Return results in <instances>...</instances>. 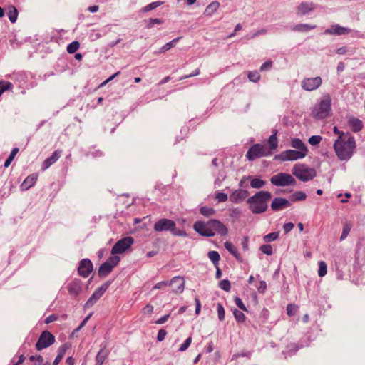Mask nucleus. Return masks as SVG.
I'll list each match as a JSON object with an SVG mask.
<instances>
[{
    "mask_svg": "<svg viewBox=\"0 0 365 365\" xmlns=\"http://www.w3.org/2000/svg\"><path fill=\"white\" fill-rule=\"evenodd\" d=\"M215 198L217 200L218 202H225L227 200V195L225 193L217 192L215 193Z\"/></svg>",
    "mask_w": 365,
    "mask_h": 365,
    "instance_id": "obj_53",
    "label": "nucleus"
},
{
    "mask_svg": "<svg viewBox=\"0 0 365 365\" xmlns=\"http://www.w3.org/2000/svg\"><path fill=\"white\" fill-rule=\"evenodd\" d=\"M163 3L161 1H155V2L150 3V4H148L147 6H145L142 9V11L144 12L150 11L157 8L158 6H160Z\"/></svg>",
    "mask_w": 365,
    "mask_h": 365,
    "instance_id": "obj_37",
    "label": "nucleus"
},
{
    "mask_svg": "<svg viewBox=\"0 0 365 365\" xmlns=\"http://www.w3.org/2000/svg\"><path fill=\"white\" fill-rule=\"evenodd\" d=\"M180 37L178 38H176L173 40H172L171 41L167 43L166 44H165L161 48H160V52L161 53H164V52H166L167 51L170 50V48L175 47L176 46V43L178 42V41L180 40Z\"/></svg>",
    "mask_w": 365,
    "mask_h": 365,
    "instance_id": "obj_32",
    "label": "nucleus"
},
{
    "mask_svg": "<svg viewBox=\"0 0 365 365\" xmlns=\"http://www.w3.org/2000/svg\"><path fill=\"white\" fill-rule=\"evenodd\" d=\"M220 7L218 1H212L205 9V14L206 16H212Z\"/></svg>",
    "mask_w": 365,
    "mask_h": 365,
    "instance_id": "obj_26",
    "label": "nucleus"
},
{
    "mask_svg": "<svg viewBox=\"0 0 365 365\" xmlns=\"http://www.w3.org/2000/svg\"><path fill=\"white\" fill-rule=\"evenodd\" d=\"M351 30L346 27H342L338 24L331 25L324 31L326 34L344 35L349 34Z\"/></svg>",
    "mask_w": 365,
    "mask_h": 365,
    "instance_id": "obj_18",
    "label": "nucleus"
},
{
    "mask_svg": "<svg viewBox=\"0 0 365 365\" xmlns=\"http://www.w3.org/2000/svg\"><path fill=\"white\" fill-rule=\"evenodd\" d=\"M225 249L236 258L238 257V252L237 247L231 242H226L225 243Z\"/></svg>",
    "mask_w": 365,
    "mask_h": 365,
    "instance_id": "obj_31",
    "label": "nucleus"
},
{
    "mask_svg": "<svg viewBox=\"0 0 365 365\" xmlns=\"http://www.w3.org/2000/svg\"><path fill=\"white\" fill-rule=\"evenodd\" d=\"M192 342V337L190 336L188 337L185 341L181 345V346L180 347L179 350L180 351H185V350L187 349V348L190 346V344Z\"/></svg>",
    "mask_w": 365,
    "mask_h": 365,
    "instance_id": "obj_54",
    "label": "nucleus"
},
{
    "mask_svg": "<svg viewBox=\"0 0 365 365\" xmlns=\"http://www.w3.org/2000/svg\"><path fill=\"white\" fill-rule=\"evenodd\" d=\"M170 317V314L165 315L155 322L157 324H163L165 323Z\"/></svg>",
    "mask_w": 365,
    "mask_h": 365,
    "instance_id": "obj_59",
    "label": "nucleus"
},
{
    "mask_svg": "<svg viewBox=\"0 0 365 365\" xmlns=\"http://www.w3.org/2000/svg\"><path fill=\"white\" fill-rule=\"evenodd\" d=\"M30 361H34V359H36V361L38 362V365H50L48 362L43 363V359L41 356H31L29 358Z\"/></svg>",
    "mask_w": 365,
    "mask_h": 365,
    "instance_id": "obj_48",
    "label": "nucleus"
},
{
    "mask_svg": "<svg viewBox=\"0 0 365 365\" xmlns=\"http://www.w3.org/2000/svg\"><path fill=\"white\" fill-rule=\"evenodd\" d=\"M331 99L329 94L324 95L319 101L313 107L312 115L317 119H324L331 111Z\"/></svg>",
    "mask_w": 365,
    "mask_h": 365,
    "instance_id": "obj_5",
    "label": "nucleus"
},
{
    "mask_svg": "<svg viewBox=\"0 0 365 365\" xmlns=\"http://www.w3.org/2000/svg\"><path fill=\"white\" fill-rule=\"evenodd\" d=\"M71 349V344L69 342H66L62 344L58 349V352L63 356H65L66 352Z\"/></svg>",
    "mask_w": 365,
    "mask_h": 365,
    "instance_id": "obj_42",
    "label": "nucleus"
},
{
    "mask_svg": "<svg viewBox=\"0 0 365 365\" xmlns=\"http://www.w3.org/2000/svg\"><path fill=\"white\" fill-rule=\"evenodd\" d=\"M298 310V307L295 304H289L287 307V313L289 316H294Z\"/></svg>",
    "mask_w": 365,
    "mask_h": 365,
    "instance_id": "obj_40",
    "label": "nucleus"
},
{
    "mask_svg": "<svg viewBox=\"0 0 365 365\" xmlns=\"http://www.w3.org/2000/svg\"><path fill=\"white\" fill-rule=\"evenodd\" d=\"M249 195V192L245 190H236L230 196V200L234 203L242 202Z\"/></svg>",
    "mask_w": 365,
    "mask_h": 365,
    "instance_id": "obj_19",
    "label": "nucleus"
},
{
    "mask_svg": "<svg viewBox=\"0 0 365 365\" xmlns=\"http://www.w3.org/2000/svg\"><path fill=\"white\" fill-rule=\"evenodd\" d=\"M292 174L302 181L312 180L316 175L315 170L304 164H295L292 168Z\"/></svg>",
    "mask_w": 365,
    "mask_h": 365,
    "instance_id": "obj_6",
    "label": "nucleus"
},
{
    "mask_svg": "<svg viewBox=\"0 0 365 365\" xmlns=\"http://www.w3.org/2000/svg\"><path fill=\"white\" fill-rule=\"evenodd\" d=\"M260 250L264 254H267L268 255H270L272 254V247L270 245H264L261 246Z\"/></svg>",
    "mask_w": 365,
    "mask_h": 365,
    "instance_id": "obj_52",
    "label": "nucleus"
},
{
    "mask_svg": "<svg viewBox=\"0 0 365 365\" xmlns=\"http://www.w3.org/2000/svg\"><path fill=\"white\" fill-rule=\"evenodd\" d=\"M270 181L274 185L280 187L294 185L296 182L295 179L290 174L285 173H279L273 175Z\"/></svg>",
    "mask_w": 365,
    "mask_h": 365,
    "instance_id": "obj_8",
    "label": "nucleus"
},
{
    "mask_svg": "<svg viewBox=\"0 0 365 365\" xmlns=\"http://www.w3.org/2000/svg\"><path fill=\"white\" fill-rule=\"evenodd\" d=\"M348 125L354 133H358L364 128L363 122L355 117H351L348 120Z\"/></svg>",
    "mask_w": 365,
    "mask_h": 365,
    "instance_id": "obj_20",
    "label": "nucleus"
},
{
    "mask_svg": "<svg viewBox=\"0 0 365 365\" xmlns=\"http://www.w3.org/2000/svg\"><path fill=\"white\" fill-rule=\"evenodd\" d=\"M264 184L265 182L259 178H253L250 182L251 187L257 189L262 187Z\"/></svg>",
    "mask_w": 365,
    "mask_h": 365,
    "instance_id": "obj_35",
    "label": "nucleus"
},
{
    "mask_svg": "<svg viewBox=\"0 0 365 365\" xmlns=\"http://www.w3.org/2000/svg\"><path fill=\"white\" fill-rule=\"evenodd\" d=\"M272 152L264 145L255 144L247 153V158L249 160H253L256 158L271 155Z\"/></svg>",
    "mask_w": 365,
    "mask_h": 365,
    "instance_id": "obj_7",
    "label": "nucleus"
},
{
    "mask_svg": "<svg viewBox=\"0 0 365 365\" xmlns=\"http://www.w3.org/2000/svg\"><path fill=\"white\" fill-rule=\"evenodd\" d=\"M167 335V332L165 329H160L158 333L157 339L159 341H162L165 339Z\"/></svg>",
    "mask_w": 365,
    "mask_h": 365,
    "instance_id": "obj_57",
    "label": "nucleus"
},
{
    "mask_svg": "<svg viewBox=\"0 0 365 365\" xmlns=\"http://www.w3.org/2000/svg\"><path fill=\"white\" fill-rule=\"evenodd\" d=\"M207 256L209 259L212 262L215 267H217L220 259V256L219 253L216 251H210L208 252Z\"/></svg>",
    "mask_w": 365,
    "mask_h": 365,
    "instance_id": "obj_30",
    "label": "nucleus"
},
{
    "mask_svg": "<svg viewBox=\"0 0 365 365\" xmlns=\"http://www.w3.org/2000/svg\"><path fill=\"white\" fill-rule=\"evenodd\" d=\"M144 315L150 316L153 312V307L148 304L142 310Z\"/></svg>",
    "mask_w": 365,
    "mask_h": 365,
    "instance_id": "obj_51",
    "label": "nucleus"
},
{
    "mask_svg": "<svg viewBox=\"0 0 365 365\" xmlns=\"http://www.w3.org/2000/svg\"><path fill=\"white\" fill-rule=\"evenodd\" d=\"M293 227H294L293 223H292V222L286 223L284 225V230L285 233H288L289 232H290L293 229Z\"/></svg>",
    "mask_w": 365,
    "mask_h": 365,
    "instance_id": "obj_64",
    "label": "nucleus"
},
{
    "mask_svg": "<svg viewBox=\"0 0 365 365\" xmlns=\"http://www.w3.org/2000/svg\"><path fill=\"white\" fill-rule=\"evenodd\" d=\"M250 357V352H242L240 354H235L232 356V359H237L239 357Z\"/></svg>",
    "mask_w": 365,
    "mask_h": 365,
    "instance_id": "obj_60",
    "label": "nucleus"
},
{
    "mask_svg": "<svg viewBox=\"0 0 365 365\" xmlns=\"http://www.w3.org/2000/svg\"><path fill=\"white\" fill-rule=\"evenodd\" d=\"M7 15L11 23H15L18 17V11L16 8L14 6H10Z\"/></svg>",
    "mask_w": 365,
    "mask_h": 365,
    "instance_id": "obj_29",
    "label": "nucleus"
},
{
    "mask_svg": "<svg viewBox=\"0 0 365 365\" xmlns=\"http://www.w3.org/2000/svg\"><path fill=\"white\" fill-rule=\"evenodd\" d=\"M315 28V26H310L309 24H298L295 26L294 30L297 31H308Z\"/></svg>",
    "mask_w": 365,
    "mask_h": 365,
    "instance_id": "obj_36",
    "label": "nucleus"
},
{
    "mask_svg": "<svg viewBox=\"0 0 365 365\" xmlns=\"http://www.w3.org/2000/svg\"><path fill=\"white\" fill-rule=\"evenodd\" d=\"M350 230H351V225L349 224L344 225V226L343 227L342 233L341 235V240H344L347 237Z\"/></svg>",
    "mask_w": 365,
    "mask_h": 365,
    "instance_id": "obj_50",
    "label": "nucleus"
},
{
    "mask_svg": "<svg viewBox=\"0 0 365 365\" xmlns=\"http://www.w3.org/2000/svg\"><path fill=\"white\" fill-rule=\"evenodd\" d=\"M61 152L56 150L49 158H46L43 163V169L46 170L54 163L60 157Z\"/></svg>",
    "mask_w": 365,
    "mask_h": 365,
    "instance_id": "obj_24",
    "label": "nucleus"
},
{
    "mask_svg": "<svg viewBox=\"0 0 365 365\" xmlns=\"http://www.w3.org/2000/svg\"><path fill=\"white\" fill-rule=\"evenodd\" d=\"M93 271V264L88 259L81 261L78 267V274L83 277H87Z\"/></svg>",
    "mask_w": 365,
    "mask_h": 365,
    "instance_id": "obj_17",
    "label": "nucleus"
},
{
    "mask_svg": "<svg viewBox=\"0 0 365 365\" xmlns=\"http://www.w3.org/2000/svg\"><path fill=\"white\" fill-rule=\"evenodd\" d=\"M233 314H234L235 319L238 322H245L246 317H245V315L241 311L235 309L233 312Z\"/></svg>",
    "mask_w": 365,
    "mask_h": 365,
    "instance_id": "obj_41",
    "label": "nucleus"
},
{
    "mask_svg": "<svg viewBox=\"0 0 365 365\" xmlns=\"http://www.w3.org/2000/svg\"><path fill=\"white\" fill-rule=\"evenodd\" d=\"M217 309L219 319L220 321L224 320L225 313L223 306L221 304H217Z\"/></svg>",
    "mask_w": 365,
    "mask_h": 365,
    "instance_id": "obj_47",
    "label": "nucleus"
},
{
    "mask_svg": "<svg viewBox=\"0 0 365 365\" xmlns=\"http://www.w3.org/2000/svg\"><path fill=\"white\" fill-rule=\"evenodd\" d=\"M333 132L335 135H338V138L337 139H341V138H344L345 135H349L350 133H344L343 131H340L337 127H334L333 128Z\"/></svg>",
    "mask_w": 365,
    "mask_h": 365,
    "instance_id": "obj_55",
    "label": "nucleus"
},
{
    "mask_svg": "<svg viewBox=\"0 0 365 365\" xmlns=\"http://www.w3.org/2000/svg\"><path fill=\"white\" fill-rule=\"evenodd\" d=\"M193 227L200 235L207 237H212L216 234L225 236L228 232L227 226L217 220L197 221L195 222Z\"/></svg>",
    "mask_w": 365,
    "mask_h": 365,
    "instance_id": "obj_1",
    "label": "nucleus"
},
{
    "mask_svg": "<svg viewBox=\"0 0 365 365\" xmlns=\"http://www.w3.org/2000/svg\"><path fill=\"white\" fill-rule=\"evenodd\" d=\"M146 22V26L148 28H152L155 24H162L163 21L160 19H150Z\"/></svg>",
    "mask_w": 365,
    "mask_h": 365,
    "instance_id": "obj_39",
    "label": "nucleus"
},
{
    "mask_svg": "<svg viewBox=\"0 0 365 365\" xmlns=\"http://www.w3.org/2000/svg\"><path fill=\"white\" fill-rule=\"evenodd\" d=\"M133 239L131 237H125L118 240L112 249V254H121L128 250L133 244Z\"/></svg>",
    "mask_w": 365,
    "mask_h": 365,
    "instance_id": "obj_11",
    "label": "nucleus"
},
{
    "mask_svg": "<svg viewBox=\"0 0 365 365\" xmlns=\"http://www.w3.org/2000/svg\"><path fill=\"white\" fill-rule=\"evenodd\" d=\"M12 88L13 85L11 83L5 81H0V96L4 91L11 90Z\"/></svg>",
    "mask_w": 365,
    "mask_h": 365,
    "instance_id": "obj_34",
    "label": "nucleus"
},
{
    "mask_svg": "<svg viewBox=\"0 0 365 365\" xmlns=\"http://www.w3.org/2000/svg\"><path fill=\"white\" fill-rule=\"evenodd\" d=\"M322 137L319 135H313L309 139V143L312 145H317L322 141Z\"/></svg>",
    "mask_w": 365,
    "mask_h": 365,
    "instance_id": "obj_49",
    "label": "nucleus"
},
{
    "mask_svg": "<svg viewBox=\"0 0 365 365\" xmlns=\"http://www.w3.org/2000/svg\"><path fill=\"white\" fill-rule=\"evenodd\" d=\"M120 257L118 256L110 257L99 268L98 274L101 277L107 276L112 269L119 263Z\"/></svg>",
    "mask_w": 365,
    "mask_h": 365,
    "instance_id": "obj_10",
    "label": "nucleus"
},
{
    "mask_svg": "<svg viewBox=\"0 0 365 365\" xmlns=\"http://www.w3.org/2000/svg\"><path fill=\"white\" fill-rule=\"evenodd\" d=\"M322 83L320 77L307 78L302 81V87L307 91H313L319 88Z\"/></svg>",
    "mask_w": 365,
    "mask_h": 365,
    "instance_id": "obj_14",
    "label": "nucleus"
},
{
    "mask_svg": "<svg viewBox=\"0 0 365 365\" xmlns=\"http://www.w3.org/2000/svg\"><path fill=\"white\" fill-rule=\"evenodd\" d=\"M291 206V202L283 197H276L271 203V209L273 211H280Z\"/></svg>",
    "mask_w": 365,
    "mask_h": 365,
    "instance_id": "obj_16",
    "label": "nucleus"
},
{
    "mask_svg": "<svg viewBox=\"0 0 365 365\" xmlns=\"http://www.w3.org/2000/svg\"><path fill=\"white\" fill-rule=\"evenodd\" d=\"M168 285H169V282H168V281H163V282L157 283L153 287V289H164L165 287H168Z\"/></svg>",
    "mask_w": 365,
    "mask_h": 365,
    "instance_id": "obj_56",
    "label": "nucleus"
},
{
    "mask_svg": "<svg viewBox=\"0 0 365 365\" xmlns=\"http://www.w3.org/2000/svg\"><path fill=\"white\" fill-rule=\"evenodd\" d=\"M79 43L78 41H73L71 43H70L67 47V51L69 53H74L78 51L79 48Z\"/></svg>",
    "mask_w": 365,
    "mask_h": 365,
    "instance_id": "obj_38",
    "label": "nucleus"
},
{
    "mask_svg": "<svg viewBox=\"0 0 365 365\" xmlns=\"http://www.w3.org/2000/svg\"><path fill=\"white\" fill-rule=\"evenodd\" d=\"M272 61H267L262 65L260 70L261 71L268 70L272 67Z\"/></svg>",
    "mask_w": 365,
    "mask_h": 365,
    "instance_id": "obj_62",
    "label": "nucleus"
},
{
    "mask_svg": "<svg viewBox=\"0 0 365 365\" xmlns=\"http://www.w3.org/2000/svg\"><path fill=\"white\" fill-rule=\"evenodd\" d=\"M318 265H319L318 274L320 277H323L327 273V264L324 261H320V262H319Z\"/></svg>",
    "mask_w": 365,
    "mask_h": 365,
    "instance_id": "obj_33",
    "label": "nucleus"
},
{
    "mask_svg": "<svg viewBox=\"0 0 365 365\" xmlns=\"http://www.w3.org/2000/svg\"><path fill=\"white\" fill-rule=\"evenodd\" d=\"M168 286L171 287L173 292L182 293L185 287V280L182 277H175L169 282Z\"/></svg>",
    "mask_w": 365,
    "mask_h": 365,
    "instance_id": "obj_15",
    "label": "nucleus"
},
{
    "mask_svg": "<svg viewBox=\"0 0 365 365\" xmlns=\"http://www.w3.org/2000/svg\"><path fill=\"white\" fill-rule=\"evenodd\" d=\"M235 302L236 305L240 309L247 311L246 307L245 306V304H243V302H242V300L240 298H238V297L235 298Z\"/></svg>",
    "mask_w": 365,
    "mask_h": 365,
    "instance_id": "obj_58",
    "label": "nucleus"
},
{
    "mask_svg": "<svg viewBox=\"0 0 365 365\" xmlns=\"http://www.w3.org/2000/svg\"><path fill=\"white\" fill-rule=\"evenodd\" d=\"M279 237L278 232H272L264 236L263 239L266 242H269L277 240Z\"/></svg>",
    "mask_w": 365,
    "mask_h": 365,
    "instance_id": "obj_43",
    "label": "nucleus"
},
{
    "mask_svg": "<svg viewBox=\"0 0 365 365\" xmlns=\"http://www.w3.org/2000/svg\"><path fill=\"white\" fill-rule=\"evenodd\" d=\"M248 78L252 82H257L260 78V75L257 71H250L248 73Z\"/></svg>",
    "mask_w": 365,
    "mask_h": 365,
    "instance_id": "obj_44",
    "label": "nucleus"
},
{
    "mask_svg": "<svg viewBox=\"0 0 365 365\" xmlns=\"http://www.w3.org/2000/svg\"><path fill=\"white\" fill-rule=\"evenodd\" d=\"M81 282L78 279H74L68 285V290L70 294L77 296L81 292Z\"/></svg>",
    "mask_w": 365,
    "mask_h": 365,
    "instance_id": "obj_23",
    "label": "nucleus"
},
{
    "mask_svg": "<svg viewBox=\"0 0 365 365\" xmlns=\"http://www.w3.org/2000/svg\"><path fill=\"white\" fill-rule=\"evenodd\" d=\"M277 133H274L272 134L268 140V147L267 148L270 150V151L272 153L273 150H275L278 146V140L277 138Z\"/></svg>",
    "mask_w": 365,
    "mask_h": 365,
    "instance_id": "obj_27",
    "label": "nucleus"
},
{
    "mask_svg": "<svg viewBox=\"0 0 365 365\" xmlns=\"http://www.w3.org/2000/svg\"><path fill=\"white\" fill-rule=\"evenodd\" d=\"M54 342V336L48 331H43L36 344V348L37 350L41 351L50 346Z\"/></svg>",
    "mask_w": 365,
    "mask_h": 365,
    "instance_id": "obj_9",
    "label": "nucleus"
},
{
    "mask_svg": "<svg viewBox=\"0 0 365 365\" xmlns=\"http://www.w3.org/2000/svg\"><path fill=\"white\" fill-rule=\"evenodd\" d=\"M307 198V195L302 192L297 191L290 195L289 199L292 202L302 201Z\"/></svg>",
    "mask_w": 365,
    "mask_h": 365,
    "instance_id": "obj_28",
    "label": "nucleus"
},
{
    "mask_svg": "<svg viewBox=\"0 0 365 365\" xmlns=\"http://www.w3.org/2000/svg\"><path fill=\"white\" fill-rule=\"evenodd\" d=\"M195 305H196L195 314L197 315H198L200 313V311H201V303H200V302L198 298H195Z\"/></svg>",
    "mask_w": 365,
    "mask_h": 365,
    "instance_id": "obj_61",
    "label": "nucleus"
},
{
    "mask_svg": "<svg viewBox=\"0 0 365 365\" xmlns=\"http://www.w3.org/2000/svg\"><path fill=\"white\" fill-rule=\"evenodd\" d=\"M291 146L295 150H287L274 156V159L282 161L297 160L307 156L308 148L304 143L299 138H292Z\"/></svg>",
    "mask_w": 365,
    "mask_h": 365,
    "instance_id": "obj_2",
    "label": "nucleus"
},
{
    "mask_svg": "<svg viewBox=\"0 0 365 365\" xmlns=\"http://www.w3.org/2000/svg\"><path fill=\"white\" fill-rule=\"evenodd\" d=\"M219 285L222 289H223L226 292H229L230 290V288H231L230 282L227 279L222 280L220 282Z\"/></svg>",
    "mask_w": 365,
    "mask_h": 365,
    "instance_id": "obj_45",
    "label": "nucleus"
},
{
    "mask_svg": "<svg viewBox=\"0 0 365 365\" xmlns=\"http://www.w3.org/2000/svg\"><path fill=\"white\" fill-rule=\"evenodd\" d=\"M200 211V213L205 216H210L215 213V210L212 208L207 207H202Z\"/></svg>",
    "mask_w": 365,
    "mask_h": 365,
    "instance_id": "obj_46",
    "label": "nucleus"
},
{
    "mask_svg": "<svg viewBox=\"0 0 365 365\" xmlns=\"http://www.w3.org/2000/svg\"><path fill=\"white\" fill-rule=\"evenodd\" d=\"M175 235L185 236L186 232L184 230H177L175 227L171 231Z\"/></svg>",
    "mask_w": 365,
    "mask_h": 365,
    "instance_id": "obj_63",
    "label": "nucleus"
},
{
    "mask_svg": "<svg viewBox=\"0 0 365 365\" xmlns=\"http://www.w3.org/2000/svg\"><path fill=\"white\" fill-rule=\"evenodd\" d=\"M109 285L110 284H109L108 282H106V283H104L103 284H102L101 286V287L97 289L93 292V294L91 296V297L88 299V301L86 302L85 306L87 308L93 306L103 296V294L106 292V291L108 289Z\"/></svg>",
    "mask_w": 365,
    "mask_h": 365,
    "instance_id": "obj_12",
    "label": "nucleus"
},
{
    "mask_svg": "<svg viewBox=\"0 0 365 365\" xmlns=\"http://www.w3.org/2000/svg\"><path fill=\"white\" fill-rule=\"evenodd\" d=\"M272 195L267 191H260L250 197L247 202L250 204V210L255 214L262 213L267 209L268 202Z\"/></svg>",
    "mask_w": 365,
    "mask_h": 365,
    "instance_id": "obj_4",
    "label": "nucleus"
},
{
    "mask_svg": "<svg viewBox=\"0 0 365 365\" xmlns=\"http://www.w3.org/2000/svg\"><path fill=\"white\" fill-rule=\"evenodd\" d=\"M334 149L336 156L341 160L351 158L356 149V141L351 134L344 138L336 139L334 143Z\"/></svg>",
    "mask_w": 365,
    "mask_h": 365,
    "instance_id": "obj_3",
    "label": "nucleus"
},
{
    "mask_svg": "<svg viewBox=\"0 0 365 365\" xmlns=\"http://www.w3.org/2000/svg\"><path fill=\"white\" fill-rule=\"evenodd\" d=\"M314 8L315 6L312 2H302L297 6V14L299 16L305 15L314 10Z\"/></svg>",
    "mask_w": 365,
    "mask_h": 365,
    "instance_id": "obj_21",
    "label": "nucleus"
},
{
    "mask_svg": "<svg viewBox=\"0 0 365 365\" xmlns=\"http://www.w3.org/2000/svg\"><path fill=\"white\" fill-rule=\"evenodd\" d=\"M38 179V175L33 173L26 177L24 182L21 185V189L22 190H27L32 186H34Z\"/></svg>",
    "mask_w": 365,
    "mask_h": 365,
    "instance_id": "obj_22",
    "label": "nucleus"
},
{
    "mask_svg": "<svg viewBox=\"0 0 365 365\" xmlns=\"http://www.w3.org/2000/svg\"><path fill=\"white\" fill-rule=\"evenodd\" d=\"M108 356V351L104 348L101 349L96 355V365H102Z\"/></svg>",
    "mask_w": 365,
    "mask_h": 365,
    "instance_id": "obj_25",
    "label": "nucleus"
},
{
    "mask_svg": "<svg viewBox=\"0 0 365 365\" xmlns=\"http://www.w3.org/2000/svg\"><path fill=\"white\" fill-rule=\"evenodd\" d=\"M175 227V222L168 219H161L154 225L155 230L158 232L172 231Z\"/></svg>",
    "mask_w": 365,
    "mask_h": 365,
    "instance_id": "obj_13",
    "label": "nucleus"
}]
</instances>
